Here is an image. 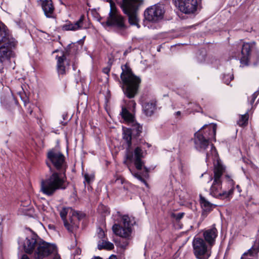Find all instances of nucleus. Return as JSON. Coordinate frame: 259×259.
<instances>
[{"label": "nucleus", "mask_w": 259, "mask_h": 259, "mask_svg": "<svg viewBox=\"0 0 259 259\" xmlns=\"http://www.w3.org/2000/svg\"><path fill=\"white\" fill-rule=\"evenodd\" d=\"M19 244L27 253H31L34 251L35 259H61L57 253L56 246L44 241L36 234L32 233L25 240H20Z\"/></svg>", "instance_id": "nucleus-2"}, {"label": "nucleus", "mask_w": 259, "mask_h": 259, "mask_svg": "<svg viewBox=\"0 0 259 259\" xmlns=\"http://www.w3.org/2000/svg\"><path fill=\"white\" fill-rule=\"evenodd\" d=\"M143 108L145 114L147 116H151L156 108V103L154 101L146 102L143 104Z\"/></svg>", "instance_id": "nucleus-22"}, {"label": "nucleus", "mask_w": 259, "mask_h": 259, "mask_svg": "<svg viewBox=\"0 0 259 259\" xmlns=\"http://www.w3.org/2000/svg\"><path fill=\"white\" fill-rule=\"evenodd\" d=\"M99 210L102 209L104 211V212L105 213H108V208L106 207H105V206H104L103 205H100L99 206Z\"/></svg>", "instance_id": "nucleus-33"}, {"label": "nucleus", "mask_w": 259, "mask_h": 259, "mask_svg": "<svg viewBox=\"0 0 259 259\" xmlns=\"http://www.w3.org/2000/svg\"><path fill=\"white\" fill-rule=\"evenodd\" d=\"M193 253L197 259H208L211 254V247L207 244L204 240L195 237L193 241Z\"/></svg>", "instance_id": "nucleus-8"}, {"label": "nucleus", "mask_w": 259, "mask_h": 259, "mask_svg": "<svg viewBox=\"0 0 259 259\" xmlns=\"http://www.w3.org/2000/svg\"><path fill=\"white\" fill-rule=\"evenodd\" d=\"M84 177L85 181L88 183H89L91 182V181L93 179V176H90L87 174L84 175Z\"/></svg>", "instance_id": "nucleus-32"}, {"label": "nucleus", "mask_w": 259, "mask_h": 259, "mask_svg": "<svg viewBox=\"0 0 259 259\" xmlns=\"http://www.w3.org/2000/svg\"><path fill=\"white\" fill-rule=\"evenodd\" d=\"M92 259H102V258L99 256H97V257H94V258H93Z\"/></svg>", "instance_id": "nucleus-44"}, {"label": "nucleus", "mask_w": 259, "mask_h": 259, "mask_svg": "<svg viewBox=\"0 0 259 259\" xmlns=\"http://www.w3.org/2000/svg\"><path fill=\"white\" fill-rule=\"evenodd\" d=\"M47 165L52 169L51 164L57 170L41 183V191L47 196H51L59 189H65L67 186L66 183L65 172L67 165L65 156L60 151L52 149L47 154Z\"/></svg>", "instance_id": "nucleus-1"}, {"label": "nucleus", "mask_w": 259, "mask_h": 259, "mask_svg": "<svg viewBox=\"0 0 259 259\" xmlns=\"http://www.w3.org/2000/svg\"><path fill=\"white\" fill-rule=\"evenodd\" d=\"M211 151L212 153L215 152V151H216V149L213 145H211Z\"/></svg>", "instance_id": "nucleus-36"}, {"label": "nucleus", "mask_w": 259, "mask_h": 259, "mask_svg": "<svg viewBox=\"0 0 259 259\" xmlns=\"http://www.w3.org/2000/svg\"><path fill=\"white\" fill-rule=\"evenodd\" d=\"M73 217H72L68 222L69 227L71 229V230H68L69 232H73L74 230L78 228L79 224V217L78 213L77 212H73L72 213Z\"/></svg>", "instance_id": "nucleus-23"}, {"label": "nucleus", "mask_w": 259, "mask_h": 259, "mask_svg": "<svg viewBox=\"0 0 259 259\" xmlns=\"http://www.w3.org/2000/svg\"><path fill=\"white\" fill-rule=\"evenodd\" d=\"M123 182V181L122 179H117L115 180V183L116 184H122Z\"/></svg>", "instance_id": "nucleus-34"}, {"label": "nucleus", "mask_w": 259, "mask_h": 259, "mask_svg": "<svg viewBox=\"0 0 259 259\" xmlns=\"http://www.w3.org/2000/svg\"><path fill=\"white\" fill-rule=\"evenodd\" d=\"M105 23L108 26L114 27L117 31L122 35L125 34V30L127 29V26L124 23V18L116 10H113L112 4L109 16Z\"/></svg>", "instance_id": "nucleus-9"}, {"label": "nucleus", "mask_w": 259, "mask_h": 259, "mask_svg": "<svg viewBox=\"0 0 259 259\" xmlns=\"http://www.w3.org/2000/svg\"><path fill=\"white\" fill-rule=\"evenodd\" d=\"M107 2H109L110 3V5H111V4H112V6H113V10H114V4H113V3L112 2L111 0H107Z\"/></svg>", "instance_id": "nucleus-39"}, {"label": "nucleus", "mask_w": 259, "mask_h": 259, "mask_svg": "<svg viewBox=\"0 0 259 259\" xmlns=\"http://www.w3.org/2000/svg\"><path fill=\"white\" fill-rule=\"evenodd\" d=\"M67 213V209L65 208H63L60 212V214L63 221L64 226L68 230H71V229L69 226L68 221L66 220Z\"/></svg>", "instance_id": "nucleus-27"}, {"label": "nucleus", "mask_w": 259, "mask_h": 259, "mask_svg": "<svg viewBox=\"0 0 259 259\" xmlns=\"http://www.w3.org/2000/svg\"><path fill=\"white\" fill-rule=\"evenodd\" d=\"M134 136L132 131L129 128L124 129L123 131V139L126 142L127 148H131L132 137Z\"/></svg>", "instance_id": "nucleus-24"}, {"label": "nucleus", "mask_w": 259, "mask_h": 259, "mask_svg": "<svg viewBox=\"0 0 259 259\" xmlns=\"http://www.w3.org/2000/svg\"><path fill=\"white\" fill-rule=\"evenodd\" d=\"M184 215V212H179L178 213H173L172 214V216L173 218H175L177 220H181Z\"/></svg>", "instance_id": "nucleus-31"}, {"label": "nucleus", "mask_w": 259, "mask_h": 259, "mask_svg": "<svg viewBox=\"0 0 259 259\" xmlns=\"http://www.w3.org/2000/svg\"><path fill=\"white\" fill-rule=\"evenodd\" d=\"M181 111H179L176 112L175 113V116H180V115H181Z\"/></svg>", "instance_id": "nucleus-37"}, {"label": "nucleus", "mask_w": 259, "mask_h": 259, "mask_svg": "<svg viewBox=\"0 0 259 259\" xmlns=\"http://www.w3.org/2000/svg\"><path fill=\"white\" fill-rule=\"evenodd\" d=\"M234 78L233 75L232 74H228L224 75L223 80L224 82L226 84H229L230 81Z\"/></svg>", "instance_id": "nucleus-30"}, {"label": "nucleus", "mask_w": 259, "mask_h": 259, "mask_svg": "<svg viewBox=\"0 0 259 259\" xmlns=\"http://www.w3.org/2000/svg\"><path fill=\"white\" fill-rule=\"evenodd\" d=\"M224 170L223 166L218 164L214 167L213 177H211V180H212L213 182L209 189V194L217 198L224 199L227 198L232 194L234 191L233 188H231L228 191H224L222 189V176Z\"/></svg>", "instance_id": "nucleus-5"}, {"label": "nucleus", "mask_w": 259, "mask_h": 259, "mask_svg": "<svg viewBox=\"0 0 259 259\" xmlns=\"http://www.w3.org/2000/svg\"><path fill=\"white\" fill-rule=\"evenodd\" d=\"M128 169L134 177L137 178L138 180H139L142 183H144L146 186H147V184L146 181L145 180V179L143 178V176L140 174H139V172H133L129 167H128Z\"/></svg>", "instance_id": "nucleus-29"}, {"label": "nucleus", "mask_w": 259, "mask_h": 259, "mask_svg": "<svg viewBox=\"0 0 259 259\" xmlns=\"http://www.w3.org/2000/svg\"><path fill=\"white\" fill-rule=\"evenodd\" d=\"M209 157V154L208 153L206 154V158Z\"/></svg>", "instance_id": "nucleus-46"}, {"label": "nucleus", "mask_w": 259, "mask_h": 259, "mask_svg": "<svg viewBox=\"0 0 259 259\" xmlns=\"http://www.w3.org/2000/svg\"><path fill=\"white\" fill-rule=\"evenodd\" d=\"M217 125L205 124L194 135L195 148L199 151L205 150L209 144V141L212 139L215 141Z\"/></svg>", "instance_id": "nucleus-4"}, {"label": "nucleus", "mask_w": 259, "mask_h": 259, "mask_svg": "<svg viewBox=\"0 0 259 259\" xmlns=\"http://www.w3.org/2000/svg\"><path fill=\"white\" fill-rule=\"evenodd\" d=\"M200 203L203 209L202 215L206 217L207 213L211 211L215 206L214 204L209 202L205 197L200 195Z\"/></svg>", "instance_id": "nucleus-21"}, {"label": "nucleus", "mask_w": 259, "mask_h": 259, "mask_svg": "<svg viewBox=\"0 0 259 259\" xmlns=\"http://www.w3.org/2000/svg\"><path fill=\"white\" fill-rule=\"evenodd\" d=\"M121 237V238L119 239V241H115V244L122 249H125L129 244V241L128 240L129 237L127 238L122 237Z\"/></svg>", "instance_id": "nucleus-26"}, {"label": "nucleus", "mask_w": 259, "mask_h": 259, "mask_svg": "<svg viewBox=\"0 0 259 259\" xmlns=\"http://www.w3.org/2000/svg\"><path fill=\"white\" fill-rule=\"evenodd\" d=\"M101 235H103L104 234V232L103 231H101Z\"/></svg>", "instance_id": "nucleus-45"}, {"label": "nucleus", "mask_w": 259, "mask_h": 259, "mask_svg": "<svg viewBox=\"0 0 259 259\" xmlns=\"http://www.w3.org/2000/svg\"><path fill=\"white\" fill-rule=\"evenodd\" d=\"M84 16H81L78 20L74 23L69 22L62 26V29L66 31H76L79 29H85L87 27L84 26Z\"/></svg>", "instance_id": "nucleus-19"}, {"label": "nucleus", "mask_w": 259, "mask_h": 259, "mask_svg": "<svg viewBox=\"0 0 259 259\" xmlns=\"http://www.w3.org/2000/svg\"><path fill=\"white\" fill-rule=\"evenodd\" d=\"M172 1L176 7L185 14L193 13L197 8V0H172Z\"/></svg>", "instance_id": "nucleus-13"}, {"label": "nucleus", "mask_w": 259, "mask_h": 259, "mask_svg": "<svg viewBox=\"0 0 259 259\" xmlns=\"http://www.w3.org/2000/svg\"><path fill=\"white\" fill-rule=\"evenodd\" d=\"M254 44L244 43L242 48L241 54L242 57L240 59V62L242 64L247 65L250 57V52Z\"/></svg>", "instance_id": "nucleus-20"}, {"label": "nucleus", "mask_w": 259, "mask_h": 259, "mask_svg": "<svg viewBox=\"0 0 259 259\" xmlns=\"http://www.w3.org/2000/svg\"><path fill=\"white\" fill-rule=\"evenodd\" d=\"M164 13V8L162 5H155L147 9L144 15L148 21L156 22L163 18Z\"/></svg>", "instance_id": "nucleus-11"}, {"label": "nucleus", "mask_w": 259, "mask_h": 259, "mask_svg": "<svg viewBox=\"0 0 259 259\" xmlns=\"http://www.w3.org/2000/svg\"><path fill=\"white\" fill-rule=\"evenodd\" d=\"M121 115L128 124L131 126L132 128L130 129L132 131L133 136H139L142 133V127L135 120L133 115L123 107L122 108Z\"/></svg>", "instance_id": "nucleus-12"}, {"label": "nucleus", "mask_w": 259, "mask_h": 259, "mask_svg": "<svg viewBox=\"0 0 259 259\" xmlns=\"http://www.w3.org/2000/svg\"><path fill=\"white\" fill-rule=\"evenodd\" d=\"M108 259H117L115 255H111Z\"/></svg>", "instance_id": "nucleus-40"}, {"label": "nucleus", "mask_w": 259, "mask_h": 259, "mask_svg": "<svg viewBox=\"0 0 259 259\" xmlns=\"http://www.w3.org/2000/svg\"><path fill=\"white\" fill-rule=\"evenodd\" d=\"M4 44H9L11 47L16 46L17 41L9 34L7 28L0 25V45Z\"/></svg>", "instance_id": "nucleus-15"}, {"label": "nucleus", "mask_w": 259, "mask_h": 259, "mask_svg": "<svg viewBox=\"0 0 259 259\" xmlns=\"http://www.w3.org/2000/svg\"><path fill=\"white\" fill-rule=\"evenodd\" d=\"M131 148H126L125 154V160L124 163L128 166V161L134 162L136 168L138 170H141L144 167L145 170V174L143 175L144 177H147L148 170L147 167L144 165V161L142 158H144L146 153L143 151L141 146H138L134 150V152L131 151Z\"/></svg>", "instance_id": "nucleus-7"}, {"label": "nucleus", "mask_w": 259, "mask_h": 259, "mask_svg": "<svg viewBox=\"0 0 259 259\" xmlns=\"http://www.w3.org/2000/svg\"><path fill=\"white\" fill-rule=\"evenodd\" d=\"M203 235L205 239L204 241L210 247H212L214 245L218 236V231L215 228L212 227L204 231Z\"/></svg>", "instance_id": "nucleus-18"}, {"label": "nucleus", "mask_w": 259, "mask_h": 259, "mask_svg": "<svg viewBox=\"0 0 259 259\" xmlns=\"http://www.w3.org/2000/svg\"><path fill=\"white\" fill-rule=\"evenodd\" d=\"M143 0H122L120 5L123 13L128 17V22L132 25L140 27L138 17V8L143 4Z\"/></svg>", "instance_id": "nucleus-6"}, {"label": "nucleus", "mask_w": 259, "mask_h": 259, "mask_svg": "<svg viewBox=\"0 0 259 259\" xmlns=\"http://www.w3.org/2000/svg\"><path fill=\"white\" fill-rule=\"evenodd\" d=\"M132 225L131 218L128 215H124L122 217V226L114 224L112 227V230L116 235L127 238L131 236Z\"/></svg>", "instance_id": "nucleus-10"}, {"label": "nucleus", "mask_w": 259, "mask_h": 259, "mask_svg": "<svg viewBox=\"0 0 259 259\" xmlns=\"http://www.w3.org/2000/svg\"><path fill=\"white\" fill-rule=\"evenodd\" d=\"M21 259H29V258H28L27 255H26V254H23L22 256Z\"/></svg>", "instance_id": "nucleus-38"}, {"label": "nucleus", "mask_w": 259, "mask_h": 259, "mask_svg": "<svg viewBox=\"0 0 259 259\" xmlns=\"http://www.w3.org/2000/svg\"><path fill=\"white\" fill-rule=\"evenodd\" d=\"M39 4L47 18H53L55 17V7L52 0H39Z\"/></svg>", "instance_id": "nucleus-16"}, {"label": "nucleus", "mask_w": 259, "mask_h": 259, "mask_svg": "<svg viewBox=\"0 0 259 259\" xmlns=\"http://www.w3.org/2000/svg\"><path fill=\"white\" fill-rule=\"evenodd\" d=\"M98 247L99 249H105L107 250H111L114 248L113 243L108 241L103 240L101 242L98 244Z\"/></svg>", "instance_id": "nucleus-25"}, {"label": "nucleus", "mask_w": 259, "mask_h": 259, "mask_svg": "<svg viewBox=\"0 0 259 259\" xmlns=\"http://www.w3.org/2000/svg\"><path fill=\"white\" fill-rule=\"evenodd\" d=\"M103 71L104 73L105 74H108L109 71H110V68H108V67H106V68H104L103 69Z\"/></svg>", "instance_id": "nucleus-35"}, {"label": "nucleus", "mask_w": 259, "mask_h": 259, "mask_svg": "<svg viewBox=\"0 0 259 259\" xmlns=\"http://www.w3.org/2000/svg\"><path fill=\"white\" fill-rule=\"evenodd\" d=\"M57 69L59 75H64L66 74L68 70L69 63L67 60L66 55L61 53L60 56H57Z\"/></svg>", "instance_id": "nucleus-17"}, {"label": "nucleus", "mask_w": 259, "mask_h": 259, "mask_svg": "<svg viewBox=\"0 0 259 259\" xmlns=\"http://www.w3.org/2000/svg\"><path fill=\"white\" fill-rule=\"evenodd\" d=\"M248 120V114L246 113L244 115H242L237 123L240 126H243L247 124Z\"/></svg>", "instance_id": "nucleus-28"}, {"label": "nucleus", "mask_w": 259, "mask_h": 259, "mask_svg": "<svg viewBox=\"0 0 259 259\" xmlns=\"http://www.w3.org/2000/svg\"><path fill=\"white\" fill-rule=\"evenodd\" d=\"M255 98H256V96H255V94H253L252 95V103L254 102V101Z\"/></svg>", "instance_id": "nucleus-42"}, {"label": "nucleus", "mask_w": 259, "mask_h": 259, "mask_svg": "<svg viewBox=\"0 0 259 259\" xmlns=\"http://www.w3.org/2000/svg\"><path fill=\"white\" fill-rule=\"evenodd\" d=\"M80 252H81V250L79 249H78L77 250L76 253H77V254H79L80 253Z\"/></svg>", "instance_id": "nucleus-43"}, {"label": "nucleus", "mask_w": 259, "mask_h": 259, "mask_svg": "<svg viewBox=\"0 0 259 259\" xmlns=\"http://www.w3.org/2000/svg\"><path fill=\"white\" fill-rule=\"evenodd\" d=\"M120 75L123 83L122 90L125 95L128 98H133L138 93L140 78L135 75L130 67L125 64L122 67Z\"/></svg>", "instance_id": "nucleus-3"}, {"label": "nucleus", "mask_w": 259, "mask_h": 259, "mask_svg": "<svg viewBox=\"0 0 259 259\" xmlns=\"http://www.w3.org/2000/svg\"><path fill=\"white\" fill-rule=\"evenodd\" d=\"M0 46V62L4 65H7L9 63L10 58L14 56L12 49L15 48L16 46L10 47L9 44H4Z\"/></svg>", "instance_id": "nucleus-14"}, {"label": "nucleus", "mask_w": 259, "mask_h": 259, "mask_svg": "<svg viewBox=\"0 0 259 259\" xmlns=\"http://www.w3.org/2000/svg\"><path fill=\"white\" fill-rule=\"evenodd\" d=\"M131 102L132 104L133 105V108H135V107L136 105V103L134 101H131Z\"/></svg>", "instance_id": "nucleus-41"}]
</instances>
